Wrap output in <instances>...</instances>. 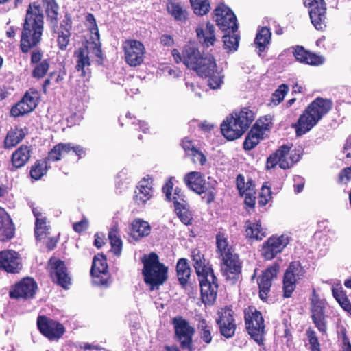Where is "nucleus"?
Masks as SVG:
<instances>
[{
    "instance_id": "a19ab883",
    "label": "nucleus",
    "mask_w": 351,
    "mask_h": 351,
    "mask_svg": "<svg viewBox=\"0 0 351 351\" xmlns=\"http://www.w3.org/2000/svg\"><path fill=\"white\" fill-rule=\"evenodd\" d=\"M108 239L111 245V252L117 256H119L121 254L123 242L121 239L119 229L117 226H114L109 230Z\"/></svg>"
},
{
    "instance_id": "37998d69",
    "label": "nucleus",
    "mask_w": 351,
    "mask_h": 351,
    "mask_svg": "<svg viewBox=\"0 0 351 351\" xmlns=\"http://www.w3.org/2000/svg\"><path fill=\"white\" fill-rule=\"evenodd\" d=\"M197 328L201 340L206 344H210L213 341L212 326L209 325L204 318H199Z\"/></svg>"
},
{
    "instance_id": "b1692460",
    "label": "nucleus",
    "mask_w": 351,
    "mask_h": 351,
    "mask_svg": "<svg viewBox=\"0 0 351 351\" xmlns=\"http://www.w3.org/2000/svg\"><path fill=\"white\" fill-rule=\"evenodd\" d=\"M292 49L293 56L300 63L312 66H319L324 63V59L322 56L306 50L303 46L295 45Z\"/></svg>"
},
{
    "instance_id": "f257e3e1",
    "label": "nucleus",
    "mask_w": 351,
    "mask_h": 351,
    "mask_svg": "<svg viewBox=\"0 0 351 351\" xmlns=\"http://www.w3.org/2000/svg\"><path fill=\"white\" fill-rule=\"evenodd\" d=\"M44 15L38 2L29 3L23 22V53L30 49V64L34 66L32 76L37 80L44 77L50 67L49 58L43 60L44 51L37 47L43 40Z\"/></svg>"
},
{
    "instance_id": "0e129e2a",
    "label": "nucleus",
    "mask_w": 351,
    "mask_h": 351,
    "mask_svg": "<svg viewBox=\"0 0 351 351\" xmlns=\"http://www.w3.org/2000/svg\"><path fill=\"white\" fill-rule=\"evenodd\" d=\"M47 219L45 217H39L36 218L35 222V235L36 237H40L44 233H46V230H47V227L46 225Z\"/></svg>"
},
{
    "instance_id": "ddd939ff",
    "label": "nucleus",
    "mask_w": 351,
    "mask_h": 351,
    "mask_svg": "<svg viewBox=\"0 0 351 351\" xmlns=\"http://www.w3.org/2000/svg\"><path fill=\"white\" fill-rule=\"evenodd\" d=\"M36 324L40 332L49 341H58L65 332L62 323L45 315H39Z\"/></svg>"
},
{
    "instance_id": "39448f33",
    "label": "nucleus",
    "mask_w": 351,
    "mask_h": 351,
    "mask_svg": "<svg viewBox=\"0 0 351 351\" xmlns=\"http://www.w3.org/2000/svg\"><path fill=\"white\" fill-rule=\"evenodd\" d=\"M200 77L207 79L208 85L211 89L219 88L223 83V75L219 71L213 55L206 53L193 70Z\"/></svg>"
},
{
    "instance_id": "4c0bfd02",
    "label": "nucleus",
    "mask_w": 351,
    "mask_h": 351,
    "mask_svg": "<svg viewBox=\"0 0 351 351\" xmlns=\"http://www.w3.org/2000/svg\"><path fill=\"white\" fill-rule=\"evenodd\" d=\"M264 138L263 132L255 127H252L247 132L243 142V149L246 151H250L254 149L261 140Z\"/></svg>"
},
{
    "instance_id": "20e7f679",
    "label": "nucleus",
    "mask_w": 351,
    "mask_h": 351,
    "mask_svg": "<svg viewBox=\"0 0 351 351\" xmlns=\"http://www.w3.org/2000/svg\"><path fill=\"white\" fill-rule=\"evenodd\" d=\"M168 268L160 263L158 255L152 252L147 258L143 261L142 274L145 282L149 286L150 290L158 288L167 280Z\"/></svg>"
},
{
    "instance_id": "de8ad7c7",
    "label": "nucleus",
    "mask_w": 351,
    "mask_h": 351,
    "mask_svg": "<svg viewBox=\"0 0 351 351\" xmlns=\"http://www.w3.org/2000/svg\"><path fill=\"white\" fill-rule=\"evenodd\" d=\"M168 12L176 21H185L187 19V12L186 10L178 3L169 2L167 5Z\"/></svg>"
},
{
    "instance_id": "9b49d317",
    "label": "nucleus",
    "mask_w": 351,
    "mask_h": 351,
    "mask_svg": "<svg viewBox=\"0 0 351 351\" xmlns=\"http://www.w3.org/2000/svg\"><path fill=\"white\" fill-rule=\"evenodd\" d=\"M215 322L218 326L221 336L229 339L232 337L236 332L237 324L234 319V311L231 305L225 306L217 311Z\"/></svg>"
},
{
    "instance_id": "5701e85b",
    "label": "nucleus",
    "mask_w": 351,
    "mask_h": 351,
    "mask_svg": "<svg viewBox=\"0 0 351 351\" xmlns=\"http://www.w3.org/2000/svg\"><path fill=\"white\" fill-rule=\"evenodd\" d=\"M291 147L288 145H282L279 147L273 154L269 155L267 158L266 168L271 169L274 168L277 165L282 169H289V155Z\"/></svg>"
},
{
    "instance_id": "f3484780",
    "label": "nucleus",
    "mask_w": 351,
    "mask_h": 351,
    "mask_svg": "<svg viewBox=\"0 0 351 351\" xmlns=\"http://www.w3.org/2000/svg\"><path fill=\"white\" fill-rule=\"evenodd\" d=\"M242 267L239 254L220 260L221 274L226 280L232 284H236L241 278Z\"/></svg>"
},
{
    "instance_id": "6ab92c4d",
    "label": "nucleus",
    "mask_w": 351,
    "mask_h": 351,
    "mask_svg": "<svg viewBox=\"0 0 351 351\" xmlns=\"http://www.w3.org/2000/svg\"><path fill=\"white\" fill-rule=\"evenodd\" d=\"M289 243L287 236L270 237L263 245L261 250V256L265 260H271L286 247Z\"/></svg>"
},
{
    "instance_id": "9d476101",
    "label": "nucleus",
    "mask_w": 351,
    "mask_h": 351,
    "mask_svg": "<svg viewBox=\"0 0 351 351\" xmlns=\"http://www.w3.org/2000/svg\"><path fill=\"white\" fill-rule=\"evenodd\" d=\"M311 319L315 326L322 334L327 333V321L325 315L326 302L322 300L315 289H313L311 298Z\"/></svg>"
},
{
    "instance_id": "58836bf2",
    "label": "nucleus",
    "mask_w": 351,
    "mask_h": 351,
    "mask_svg": "<svg viewBox=\"0 0 351 351\" xmlns=\"http://www.w3.org/2000/svg\"><path fill=\"white\" fill-rule=\"evenodd\" d=\"M332 295L339 304L341 307L351 315V303L346 295V293L343 290L341 285H337L332 287Z\"/></svg>"
},
{
    "instance_id": "052dcab7",
    "label": "nucleus",
    "mask_w": 351,
    "mask_h": 351,
    "mask_svg": "<svg viewBox=\"0 0 351 351\" xmlns=\"http://www.w3.org/2000/svg\"><path fill=\"white\" fill-rule=\"evenodd\" d=\"M271 199V188L265 185H263L258 195V204L259 206H265Z\"/></svg>"
},
{
    "instance_id": "e433bc0d",
    "label": "nucleus",
    "mask_w": 351,
    "mask_h": 351,
    "mask_svg": "<svg viewBox=\"0 0 351 351\" xmlns=\"http://www.w3.org/2000/svg\"><path fill=\"white\" fill-rule=\"evenodd\" d=\"M40 94L35 88H29L23 95V115L32 112L37 106Z\"/></svg>"
},
{
    "instance_id": "bb28decb",
    "label": "nucleus",
    "mask_w": 351,
    "mask_h": 351,
    "mask_svg": "<svg viewBox=\"0 0 351 351\" xmlns=\"http://www.w3.org/2000/svg\"><path fill=\"white\" fill-rule=\"evenodd\" d=\"M176 270L178 282L182 288L186 290L193 289V284L189 280L192 270L187 259L185 258L178 259Z\"/></svg>"
},
{
    "instance_id": "a878e982",
    "label": "nucleus",
    "mask_w": 351,
    "mask_h": 351,
    "mask_svg": "<svg viewBox=\"0 0 351 351\" xmlns=\"http://www.w3.org/2000/svg\"><path fill=\"white\" fill-rule=\"evenodd\" d=\"M193 261V266L195 269L197 277L203 276L206 274H211L214 272L212 265L209 261H207L205 255L198 248H194L191 250V254Z\"/></svg>"
},
{
    "instance_id": "774afa93",
    "label": "nucleus",
    "mask_w": 351,
    "mask_h": 351,
    "mask_svg": "<svg viewBox=\"0 0 351 351\" xmlns=\"http://www.w3.org/2000/svg\"><path fill=\"white\" fill-rule=\"evenodd\" d=\"M88 223L86 219L84 218L80 221L73 224V229L77 233H81L86 230L88 228Z\"/></svg>"
},
{
    "instance_id": "f704fd0d",
    "label": "nucleus",
    "mask_w": 351,
    "mask_h": 351,
    "mask_svg": "<svg viewBox=\"0 0 351 351\" xmlns=\"http://www.w3.org/2000/svg\"><path fill=\"white\" fill-rule=\"evenodd\" d=\"M245 233L246 238L252 241H261L267 236L266 230L262 227L260 220L245 223Z\"/></svg>"
},
{
    "instance_id": "13d9d810",
    "label": "nucleus",
    "mask_w": 351,
    "mask_h": 351,
    "mask_svg": "<svg viewBox=\"0 0 351 351\" xmlns=\"http://www.w3.org/2000/svg\"><path fill=\"white\" fill-rule=\"evenodd\" d=\"M306 337L310 345L311 351H321V345L315 331L308 328L306 332Z\"/></svg>"
},
{
    "instance_id": "680f3d73",
    "label": "nucleus",
    "mask_w": 351,
    "mask_h": 351,
    "mask_svg": "<svg viewBox=\"0 0 351 351\" xmlns=\"http://www.w3.org/2000/svg\"><path fill=\"white\" fill-rule=\"evenodd\" d=\"M11 164V171L16 170L22 167V145L12 154Z\"/></svg>"
},
{
    "instance_id": "423d86ee",
    "label": "nucleus",
    "mask_w": 351,
    "mask_h": 351,
    "mask_svg": "<svg viewBox=\"0 0 351 351\" xmlns=\"http://www.w3.org/2000/svg\"><path fill=\"white\" fill-rule=\"evenodd\" d=\"M184 181L191 191L198 195L204 194L202 199H205L207 204L214 202L216 196V182H206L202 173L198 171L186 173Z\"/></svg>"
},
{
    "instance_id": "412c9836",
    "label": "nucleus",
    "mask_w": 351,
    "mask_h": 351,
    "mask_svg": "<svg viewBox=\"0 0 351 351\" xmlns=\"http://www.w3.org/2000/svg\"><path fill=\"white\" fill-rule=\"evenodd\" d=\"M309 16L312 24L317 30H324L326 27V5L324 0H313L309 3Z\"/></svg>"
},
{
    "instance_id": "4468645a",
    "label": "nucleus",
    "mask_w": 351,
    "mask_h": 351,
    "mask_svg": "<svg viewBox=\"0 0 351 351\" xmlns=\"http://www.w3.org/2000/svg\"><path fill=\"white\" fill-rule=\"evenodd\" d=\"M122 48L124 52L125 62L130 66L141 65L145 53L144 45L135 39H128L123 43Z\"/></svg>"
},
{
    "instance_id": "f03ea898",
    "label": "nucleus",
    "mask_w": 351,
    "mask_h": 351,
    "mask_svg": "<svg viewBox=\"0 0 351 351\" xmlns=\"http://www.w3.org/2000/svg\"><path fill=\"white\" fill-rule=\"evenodd\" d=\"M331 99L316 97L305 108L298 121L293 125L298 136L309 132L332 108Z\"/></svg>"
},
{
    "instance_id": "cd10ccee",
    "label": "nucleus",
    "mask_w": 351,
    "mask_h": 351,
    "mask_svg": "<svg viewBox=\"0 0 351 351\" xmlns=\"http://www.w3.org/2000/svg\"><path fill=\"white\" fill-rule=\"evenodd\" d=\"M216 248L219 260L238 254L234 247L230 244L227 234L221 231L216 234Z\"/></svg>"
},
{
    "instance_id": "a18cd8bd",
    "label": "nucleus",
    "mask_w": 351,
    "mask_h": 351,
    "mask_svg": "<svg viewBox=\"0 0 351 351\" xmlns=\"http://www.w3.org/2000/svg\"><path fill=\"white\" fill-rule=\"evenodd\" d=\"M22 140V129L17 127L10 130L4 140V147L10 149L15 147Z\"/></svg>"
},
{
    "instance_id": "7ed1b4c3",
    "label": "nucleus",
    "mask_w": 351,
    "mask_h": 351,
    "mask_svg": "<svg viewBox=\"0 0 351 351\" xmlns=\"http://www.w3.org/2000/svg\"><path fill=\"white\" fill-rule=\"evenodd\" d=\"M255 116L249 108H243L239 112H234L226 117L221 124L222 134L228 140L240 138L249 128Z\"/></svg>"
},
{
    "instance_id": "603ef678",
    "label": "nucleus",
    "mask_w": 351,
    "mask_h": 351,
    "mask_svg": "<svg viewBox=\"0 0 351 351\" xmlns=\"http://www.w3.org/2000/svg\"><path fill=\"white\" fill-rule=\"evenodd\" d=\"M298 281L295 279L291 278L284 274L282 279V293L285 298H289L291 297L293 291L296 288Z\"/></svg>"
},
{
    "instance_id": "2eb2a0df",
    "label": "nucleus",
    "mask_w": 351,
    "mask_h": 351,
    "mask_svg": "<svg viewBox=\"0 0 351 351\" xmlns=\"http://www.w3.org/2000/svg\"><path fill=\"white\" fill-rule=\"evenodd\" d=\"M90 275L94 282L99 286L106 287L110 284L111 276L108 271L107 258L103 254L98 253L93 257Z\"/></svg>"
},
{
    "instance_id": "3c124183",
    "label": "nucleus",
    "mask_w": 351,
    "mask_h": 351,
    "mask_svg": "<svg viewBox=\"0 0 351 351\" xmlns=\"http://www.w3.org/2000/svg\"><path fill=\"white\" fill-rule=\"evenodd\" d=\"M37 289V283L33 278H23V299L33 298Z\"/></svg>"
},
{
    "instance_id": "8fccbe9b",
    "label": "nucleus",
    "mask_w": 351,
    "mask_h": 351,
    "mask_svg": "<svg viewBox=\"0 0 351 351\" xmlns=\"http://www.w3.org/2000/svg\"><path fill=\"white\" fill-rule=\"evenodd\" d=\"M223 36L224 48L229 51H234L238 49L240 36L237 32H225Z\"/></svg>"
},
{
    "instance_id": "79ce46f5",
    "label": "nucleus",
    "mask_w": 351,
    "mask_h": 351,
    "mask_svg": "<svg viewBox=\"0 0 351 351\" xmlns=\"http://www.w3.org/2000/svg\"><path fill=\"white\" fill-rule=\"evenodd\" d=\"M50 167V166L47 165V162L44 158L37 160L30 169L29 175L31 178L35 180H40L47 173Z\"/></svg>"
},
{
    "instance_id": "dca6fc26",
    "label": "nucleus",
    "mask_w": 351,
    "mask_h": 351,
    "mask_svg": "<svg viewBox=\"0 0 351 351\" xmlns=\"http://www.w3.org/2000/svg\"><path fill=\"white\" fill-rule=\"evenodd\" d=\"M215 21L219 28L224 32H237V20L234 12L223 3L214 10Z\"/></svg>"
},
{
    "instance_id": "473e14b6",
    "label": "nucleus",
    "mask_w": 351,
    "mask_h": 351,
    "mask_svg": "<svg viewBox=\"0 0 351 351\" xmlns=\"http://www.w3.org/2000/svg\"><path fill=\"white\" fill-rule=\"evenodd\" d=\"M72 29V21L67 14L64 19L60 23L58 30L57 43L58 48L62 50H66L70 42L71 31Z\"/></svg>"
},
{
    "instance_id": "c756f323",
    "label": "nucleus",
    "mask_w": 351,
    "mask_h": 351,
    "mask_svg": "<svg viewBox=\"0 0 351 351\" xmlns=\"http://www.w3.org/2000/svg\"><path fill=\"white\" fill-rule=\"evenodd\" d=\"M15 234L14 225L5 212L0 207V241L6 242L11 240Z\"/></svg>"
},
{
    "instance_id": "c85d7f7f",
    "label": "nucleus",
    "mask_w": 351,
    "mask_h": 351,
    "mask_svg": "<svg viewBox=\"0 0 351 351\" xmlns=\"http://www.w3.org/2000/svg\"><path fill=\"white\" fill-rule=\"evenodd\" d=\"M152 230L151 226L141 218L134 219L130 226V237L134 241H138L147 237Z\"/></svg>"
},
{
    "instance_id": "338daca9",
    "label": "nucleus",
    "mask_w": 351,
    "mask_h": 351,
    "mask_svg": "<svg viewBox=\"0 0 351 351\" xmlns=\"http://www.w3.org/2000/svg\"><path fill=\"white\" fill-rule=\"evenodd\" d=\"M351 180V165L343 168L338 175L337 182L339 184H346Z\"/></svg>"
},
{
    "instance_id": "7c9ffc66",
    "label": "nucleus",
    "mask_w": 351,
    "mask_h": 351,
    "mask_svg": "<svg viewBox=\"0 0 351 351\" xmlns=\"http://www.w3.org/2000/svg\"><path fill=\"white\" fill-rule=\"evenodd\" d=\"M183 55L184 64L187 69L193 71L205 54L202 53L197 47L189 44L184 46Z\"/></svg>"
},
{
    "instance_id": "c03bdc74",
    "label": "nucleus",
    "mask_w": 351,
    "mask_h": 351,
    "mask_svg": "<svg viewBox=\"0 0 351 351\" xmlns=\"http://www.w3.org/2000/svg\"><path fill=\"white\" fill-rule=\"evenodd\" d=\"M271 32L267 27H262L256 34L254 43L260 52H263L271 40Z\"/></svg>"
},
{
    "instance_id": "bf43d9fd",
    "label": "nucleus",
    "mask_w": 351,
    "mask_h": 351,
    "mask_svg": "<svg viewBox=\"0 0 351 351\" xmlns=\"http://www.w3.org/2000/svg\"><path fill=\"white\" fill-rule=\"evenodd\" d=\"M289 91V86L285 84H282L275 90L271 97V101L275 104L278 105L283 101L286 94Z\"/></svg>"
},
{
    "instance_id": "72a5a7b5",
    "label": "nucleus",
    "mask_w": 351,
    "mask_h": 351,
    "mask_svg": "<svg viewBox=\"0 0 351 351\" xmlns=\"http://www.w3.org/2000/svg\"><path fill=\"white\" fill-rule=\"evenodd\" d=\"M186 156L191 157L193 163L199 162L201 165H204L206 162V156L198 149H197L192 140L188 137L184 138L180 143Z\"/></svg>"
},
{
    "instance_id": "09e8293b",
    "label": "nucleus",
    "mask_w": 351,
    "mask_h": 351,
    "mask_svg": "<svg viewBox=\"0 0 351 351\" xmlns=\"http://www.w3.org/2000/svg\"><path fill=\"white\" fill-rule=\"evenodd\" d=\"M304 273L305 271L303 267L300 262L298 261L291 262L284 274L298 281L303 278Z\"/></svg>"
},
{
    "instance_id": "f8f14e48",
    "label": "nucleus",
    "mask_w": 351,
    "mask_h": 351,
    "mask_svg": "<svg viewBox=\"0 0 351 351\" xmlns=\"http://www.w3.org/2000/svg\"><path fill=\"white\" fill-rule=\"evenodd\" d=\"M200 287L202 302L208 306H212L216 301L218 293V279L214 272L198 277Z\"/></svg>"
},
{
    "instance_id": "49530a36",
    "label": "nucleus",
    "mask_w": 351,
    "mask_h": 351,
    "mask_svg": "<svg viewBox=\"0 0 351 351\" xmlns=\"http://www.w3.org/2000/svg\"><path fill=\"white\" fill-rule=\"evenodd\" d=\"M236 186L241 195H243L246 192H255V184L252 178H248L245 181V177L242 174H239L236 178Z\"/></svg>"
},
{
    "instance_id": "0eeeda50",
    "label": "nucleus",
    "mask_w": 351,
    "mask_h": 351,
    "mask_svg": "<svg viewBox=\"0 0 351 351\" xmlns=\"http://www.w3.org/2000/svg\"><path fill=\"white\" fill-rule=\"evenodd\" d=\"M244 322L246 330L259 345L263 344V336L265 333V325L261 311L255 306H249L244 309Z\"/></svg>"
},
{
    "instance_id": "a211bd4d",
    "label": "nucleus",
    "mask_w": 351,
    "mask_h": 351,
    "mask_svg": "<svg viewBox=\"0 0 351 351\" xmlns=\"http://www.w3.org/2000/svg\"><path fill=\"white\" fill-rule=\"evenodd\" d=\"M279 271V264L274 263L263 271L261 275L258 276L257 279L259 289L258 295L262 301H267L272 285V281L277 277Z\"/></svg>"
},
{
    "instance_id": "69168bd1",
    "label": "nucleus",
    "mask_w": 351,
    "mask_h": 351,
    "mask_svg": "<svg viewBox=\"0 0 351 351\" xmlns=\"http://www.w3.org/2000/svg\"><path fill=\"white\" fill-rule=\"evenodd\" d=\"M9 296L12 299L16 300L22 298V279L11 287L9 291Z\"/></svg>"
},
{
    "instance_id": "393cba45",
    "label": "nucleus",
    "mask_w": 351,
    "mask_h": 351,
    "mask_svg": "<svg viewBox=\"0 0 351 351\" xmlns=\"http://www.w3.org/2000/svg\"><path fill=\"white\" fill-rule=\"evenodd\" d=\"M173 188V178H169L162 188V193L165 195L166 200L173 202L174 208H179L180 206L188 204L185 199V195L182 189L176 187L172 195Z\"/></svg>"
},
{
    "instance_id": "4d7b16f0",
    "label": "nucleus",
    "mask_w": 351,
    "mask_h": 351,
    "mask_svg": "<svg viewBox=\"0 0 351 351\" xmlns=\"http://www.w3.org/2000/svg\"><path fill=\"white\" fill-rule=\"evenodd\" d=\"M43 5L45 6V12L51 21L57 23L58 14V5L56 0H42Z\"/></svg>"
},
{
    "instance_id": "4be33fe9",
    "label": "nucleus",
    "mask_w": 351,
    "mask_h": 351,
    "mask_svg": "<svg viewBox=\"0 0 351 351\" xmlns=\"http://www.w3.org/2000/svg\"><path fill=\"white\" fill-rule=\"evenodd\" d=\"M195 32L200 45L206 50L214 47L218 42L215 35V27L210 22L200 25Z\"/></svg>"
},
{
    "instance_id": "c9c22d12",
    "label": "nucleus",
    "mask_w": 351,
    "mask_h": 351,
    "mask_svg": "<svg viewBox=\"0 0 351 351\" xmlns=\"http://www.w3.org/2000/svg\"><path fill=\"white\" fill-rule=\"evenodd\" d=\"M74 56L77 58L75 69L77 71H81V75L85 76V66L90 65L89 58V51L87 46L78 48L74 52Z\"/></svg>"
},
{
    "instance_id": "1a4fd4ad",
    "label": "nucleus",
    "mask_w": 351,
    "mask_h": 351,
    "mask_svg": "<svg viewBox=\"0 0 351 351\" xmlns=\"http://www.w3.org/2000/svg\"><path fill=\"white\" fill-rule=\"evenodd\" d=\"M47 271L51 281L64 290L69 289L72 285V277L65 262L56 257L47 261Z\"/></svg>"
},
{
    "instance_id": "5fc2aeb1",
    "label": "nucleus",
    "mask_w": 351,
    "mask_h": 351,
    "mask_svg": "<svg viewBox=\"0 0 351 351\" xmlns=\"http://www.w3.org/2000/svg\"><path fill=\"white\" fill-rule=\"evenodd\" d=\"M178 217L180 221L185 225H191L193 221V215L189 210V206L188 204L180 206L179 208H174Z\"/></svg>"
},
{
    "instance_id": "864d4df0",
    "label": "nucleus",
    "mask_w": 351,
    "mask_h": 351,
    "mask_svg": "<svg viewBox=\"0 0 351 351\" xmlns=\"http://www.w3.org/2000/svg\"><path fill=\"white\" fill-rule=\"evenodd\" d=\"M273 117L270 114H267L261 117L256 120L252 127L259 129L263 134L265 135V132L269 131L273 126Z\"/></svg>"
},
{
    "instance_id": "aec40b11",
    "label": "nucleus",
    "mask_w": 351,
    "mask_h": 351,
    "mask_svg": "<svg viewBox=\"0 0 351 351\" xmlns=\"http://www.w3.org/2000/svg\"><path fill=\"white\" fill-rule=\"evenodd\" d=\"M20 255L12 250L0 252V271L8 274H19L21 271Z\"/></svg>"
},
{
    "instance_id": "e2e57ef3",
    "label": "nucleus",
    "mask_w": 351,
    "mask_h": 351,
    "mask_svg": "<svg viewBox=\"0 0 351 351\" xmlns=\"http://www.w3.org/2000/svg\"><path fill=\"white\" fill-rule=\"evenodd\" d=\"M86 21L90 23V31L91 34H94L93 36H91V39L98 40L99 39V34L94 15L92 13H88L86 16Z\"/></svg>"
},
{
    "instance_id": "6e6d98bb",
    "label": "nucleus",
    "mask_w": 351,
    "mask_h": 351,
    "mask_svg": "<svg viewBox=\"0 0 351 351\" xmlns=\"http://www.w3.org/2000/svg\"><path fill=\"white\" fill-rule=\"evenodd\" d=\"M194 13L197 15L204 16L210 9L208 0H190Z\"/></svg>"
},
{
    "instance_id": "2f4dec72",
    "label": "nucleus",
    "mask_w": 351,
    "mask_h": 351,
    "mask_svg": "<svg viewBox=\"0 0 351 351\" xmlns=\"http://www.w3.org/2000/svg\"><path fill=\"white\" fill-rule=\"evenodd\" d=\"M152 195L153 189L150 183L143 178L139 181L135 189L133 200L138 206L145 205Z\"/></svg>"
},
{
    "instance_id": "6e6552de",
    "label": "nucleus",
    "mask_w": 351,
    "mask_h": 351,
    "mask_svg": "<svg viewBox=\"0 0 351 351\" xmlns=\"http://www.w3.org/2000/svg\"><path fill=\"white\" fill-rule=\"evenodd\" d=\"M171 324L174 328L175 339L179 342L180 348L187 351H195L193 338L195 328L182 316L172 318Z\"/></svg>"
},
{
    "instance_id": "ea45409f",
    "label": "nucleus",
    "mask_w": 351,
    "mask_h": 351,
    "mask_svg": "<svg viewBox=\"0 0 351 351\" xmlns=\"http://www.w3.org/2000/svg\"><path fill=\"white\" fill-rule=\"evenodd\" d=\"M69 152V144L59 143L54 145L48 152L47 156L44 159L46 162H58L62 159L64 154Z\"/></svg>"
}]
</instances>
